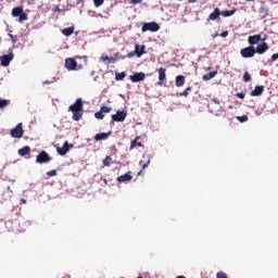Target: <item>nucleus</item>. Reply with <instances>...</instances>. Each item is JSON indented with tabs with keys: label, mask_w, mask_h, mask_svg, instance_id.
<instances>
[{
	"label": "nucleus",
	"mask_w": 278,
	"mask_h": 278,
	"mask_svg": "<svg viewBox=\"0 0 278 278\" xmlns=\"http://www.w3.org/2000/svg\"><path fill=\"white\" fill-rule=\"evenodd\" d=\"M8 105H10V101L0 98V110H3V108H8Z\"/></svg>",
	"instance_id": "7c9ffc66"
},
{
	"label": "nucleus",
	"mask_w": 278,
	"mask_h": 278,
	"mask_svg": "<svg viewBox=\"0 0 278 278\" xmlns=\"http://www.w3.org/2000/svg\"><path fill=\"white\" fill-rule=\"evenodd\" d=\"M49 162H51V156L47 151H41L36 157L37 164H49Z\"/></svg>",
	"instance_id": "423d86ee"
},
{
	"label": "nucleus",
	"mask_w": 278,
	"mask_h": 278,
	"mask_svg": "<svg viewBox=\"0 0 278 278\" xmlns=\"http://www.w3.org/2000/svg\"><path fill=\"white\" fill-rule=\"evenodd\" d=\"M278 60V52L271 55V62H276Z\"/></svg>",
	"instance_id": "37998d69"
},
{
	"label": "nucleus",
	"mask_w": 278,
	"mask_h": 278,
	"mask_svg": "<svg viewBox=\"0 0 278 278\" xmlns=\"http://www.w3.org/2000/svg\"><path fill=\"white\" fill-rule=\"evenodd\" d=\"M74 33H75V27L73 26L62 29L63 36H73Z\"/></svg>",
	"instance_id": "bb28decb"
},
{
	"label": "nucleus",
	"mask_w": 278,
	"mask_h": 278,
	"mask_svg": "<svg viewBox=\"0 0 278 278\" xmlns=\"http://www.w3.org/2000/svg\"><path fill=\"white\" fill-rule=\"evenodd\" d=\"M43 84H51V81H49V80H46Z\"/></svg>",
	"instance_id": "09e8293b"
},
{
	"label": "nucleus",
	"mask_w": 278,
	"mask_h": 278,
	"mask_svg": "<svg viewBox=\"0 0 278 278\" xmlns=\"http://www.w3.org/2000/svg\"><path fill=\"white\" fill-rule=\"evenodd\" d=\"M29 153H31V148H29V146H25L18 150V155H21V157H25V155H29Z\"/></svg>",
	"instance_id": "5701e85b"
},
{
	"label": "nucleus",
	"mask_w": 278,
	"mask_h": 278,
	"mask_svg": "<svg viewBox=\"0 0 278 278\" xmlns=\"http://www.w3.org/2000/svg\"><path fill=\"white\" fill-rule=\"evenodd\" d=\"M146 77H147V74H144L143 72H139L130 75L129 79L130 81H132V84H138V81H144Z\"/></svg>",
	"instance_id": "9d476101"
},
{
	"label": "nucleus",
	"mask_w": 278,
	"mask_h": 278,
	"mask_svg": "<svg viewBox=\"0 0 278 278\" xmlns=\"http://www.w3.org/2000/svg\"><path fill=\"white\" fill-rule=\"evenodd\" d=\"M72 147H73V144H68V141H65L63 147L56 148V151H58L59 155H66L67 151H71Z\"/></svg>",
	"instance_id": "ddd939ff"
},
{
	"label": "nucleus",
	"mask_w": 278,
	"mask_h": 278,
	"mask_svg": "<svg viewBox=\"0 0 278 278\" xmlns=\"http://www.w3.org/2000/svg\"><path fill=\"white\" fill-rule=\"evenodd\" d=\"M157 72H159L157 86H163L164 81H166V68L160 67Z\"/></svg>",
	"instance_id": "f8f14e48"
},
{
	"label": "nucleus",
	"mask_w": 278,
	"mask_h": 278,
	"mask_svg": "<svg viewBox=\"0 0 278 278\" xmlns=\"http://www.w3.org/2000/svg\"><path fill=\"white\" fill-rule=\"evenodd\" d=\"M216 278H229V277L225 274V271H219L216 274Z\"/></svg>",
	"instance_id": "4c0bfd02"
},
{
	"label": "nucleus",
	"mask_w": 278,
	"mask_h": 278,
	"mask_svg": "<svg viewBox=\"0 0 278 278\" xmlns=\"http://www.w3.org/2000/svg\"><path fill=\"white\" fill-rule=\"evenodd\" d=\"M220 17V9L215 8L214 12L208 15L210 21H216Z\"/></svg>",
	"instance_id": "4be33fe9"
},
{
	"label": "nucleus",
	"mask_w": 278,
	"mask_h": 278,
	"mask_svg": "<svg viewBox=\"0 0 278 278\" xmlns=\"http://www.w3.org/2000/svg\"><path fill=\"white\" fill-rule=\"evenodd\" d=\"M14 60V53L10 52L9 54H3L0 56L1 66H10V62Z\"/></svg>",
	"instance_id": "1a4fd4ad"
},
{
	"label": "nucleus",
	"mask_w": 278,
	"mask_h": 278,
	"mask_svg": "<svg viewBox=\"0 0 278 278\" xmlns=\"http://www.w3.org/2000/svg\"><path fill=\"white\" fill-rule=\"evenodd\" d=\"M186 84V76L184 75H178L176 76L175 85L177 88H181Z\"/></svg>",
	"instance_id": "aec40b11"
},
{
	"label": "nucleus",
	"mask_w": 278,
	"mask_h": 278,
	"mask_svg": "<svg viewBox=\"0 0 278 278\" xmlns=\"http://www.w3.org/2000/svg\"><path fill=\"white\" fill-rule=\"evenodd\" d=\"M134 176H131V172H127L126 174L117 177L118 184H126L127 181H131Z\"/></svg>",
	"instance_id": "4468645a"
},
{
	"label": "nucleus",
	"mask_w": 278,
	"mask_h": 278,
	"mask_svg": "<svg viewBox=\"0 0 278 278\" xmlns=\"http://www.w3.org/2000/svg\"><path fill=\"white\" fill-rule=\"evenodd\" d=\"M127 77V73L122 72V73H115V80L116 81H123Z\"/></svg>",
	"instance_id": "c85d7f7f"
},
{
	"label": "nucleus",
	"mask_w": 278,
	"mask_h": 278,
	"mask_svg": "<svg viewBox=\"0 0 278 278\" xmlns=\"http://www.w3.org/2000/svg\"><path fill=\"white\" fill-rule=\"evenodd\" d=\"M260 40H262V35L260 34L248 37V42L250 47H253L254 45H260Z\"/></svg>",
	"instance_id": "2eb2a0df"
},
{
	"label": "nucleus",
	"mask_w": 278,
	"mask_h": 278,
	"mask_svg": "<svg viewBox=\"0 0 278 278\" xmlns=\"http://www.w3.org/2000/svg\"><path fill=\"white\" fill-rule=\"evenodd\" d=\"M105 3V0H93L94 8H101Z\"/></svg>",
	"instance_id": "72a5a7b5"
},
{
	"label": "nucleus",
	"mask_w": 278,
	"mask_h": 278,
	"mask_svg": "<svg viewBox=\"0 0 278 278\" xmlns=\"http://www.w3.org/2000/svg\"><path fill=\"white\" fill-rule=\"evenodd\" d=\"M110 136H112V131L100 132V134H97L94 136V140H97V141H99V140H108V138H110Z\"/></svg>",
	"instance_id": "6ab92c4d"
},
{
	"label": "nucleus",
	"mask_w": 278,
	"mask_h": 278,
	"mask_svg": "<svg viewBox=\"0 0 278 278\" xmlns=\"http://www.w3.org/2000/svg\"><path fill=\"white\" fill-rule=\"evenodd\" d=\"M237 9H232V10H226V11H222L220 15L224 16L225 18L229 17V16H233V14H236Z\"/></svg>",
	"instance_id": "a878e982"
},
{
	"label": "nucleus",
	"mask_w": 278,
	"mask_h": 278,
	"mask_svg": "<svg viewBox=\"0 0 278 278\" xmlns=\"http://www.w3.org/2000/svg\"><path fill=\"white\" fill-rule=\"evenodd\" d=\"M243 81L245 84H249V81H251V74H249V72H244V74H243Z\"/></svg>",
	"instance_id": "473e14b6"
},
{
	"label": "nucleus",
	"mask_w": 278,
	"mask_h": 278,
	"mask_svg": "<svg viewBox=\"0 0 278 278\" xmlns=\"http://www.w3.org/2000/svg\"><path fill=\"white\" fill-rule=\"evenodd\" d=\"M216 75H218V72L217 71H214V72H211L208 74H205L202 79L204 81H210V79H214V77H216Z\"/></svg>",
	"instance_id": "393cba45"
},
{
	"label": "nucleus",
	"mask_w": 278,
	"mask_h": 278,
	"mask_svg": "<svg viewBox=\"0 0 278 278\" xmlns=\"http://www.w3.org/2000/svg\"><path fill=\"white\" fill-rule=\"evenodd\" d=\"M10 134L12 138H23V134H25V130H23V123H18L13 129H11Z\"/></svg>",
	"instance_id": "0eeeda50"
},
{
	"label": "nucleus",
	"mask_w": 278,
	"mask_h": 278,
	"mask_svg": "<svg viewBox=\"0 0 278 278\" xmlns=\"http://www.w3.org/2000/svg\"><path fill=\"white\" fill-rule=\"evenodd\" d=\"M56 278H71V276L61 274V275H59Z\"/></svg>",
	"instance_id": "c03bdc74"
},
{
	"label": "nucleus",
	"mask_w": 278,
	"mask_h": 278,
	"mask_svg": "<svg viewBox=\"0 0 278 278\" xmlns=\"http://www.w3.org/2000/svg\"><path fill=\"white\" fill-rule=\"evenodd\" d=\"M48 177H55L58 175V170L51 169L50 172H47Z\"/></svg>",
	"instance_id": "e433bc0d"
},
{
	"label": "nucleus",
	"mask_w": 278,
	"mask_h": 278,
	"mask_svg": "<svg viewBox=\"0 0 278 278\" xmlns=\"http://www.w3.org/2000/svg\"><path fill=\"white\" fill-rule=\"evenodd\" d=\"M140 140V136H137L131 142H130V151H134V149H136V147H144V144H142V142L138 141Z\"/></svg>",
	"instance_id": "412c9836"
},
{
	"label": "nucleus",
	"mask_w": 278,
	"mask_h": 278,
	"mask_svg": "<svg viewBox=\"0 0 278 278\" xmlns=\"http://www.w3.org/2000/svg\"><path fill=\"white\" fill-rule=\"evenodd\" d=\"M65 68H67V71H81L84 66L77 65V61H75V59L68 58L65 60Z\"/></svg>",
	"instance_id": "f03ea898"
},
{
	"label": "nucleus",
	"mask_w": 278,
	"mask_h": 278,
	"mask_svg": "<svg viewBox=\"0 0 278 278\" xmlns=\"http://www.w3.org/2000/svg\"><path fill=\"white\" fill-rule=\"evenodd\" d=\"M235 97H238V99H244V93L243 92H238L235 94Z\"/></svg>",
	"instance_id": "a19ab883"
},
{
	"label": "nucleus",
	"mask_w": 278,
	"mask_h": 278,
	"mask_svg": "<svg viewBox=\"0 0 278 278\" xmlns=\"http://www.w3.org/2000/svg\"><path fill=\"white\" fill-rule=\"evenodd\" d=\"M141 31L142 33H146V31H152V33L160 31V24H157L156 22L143 23Z\"/></svg>",
	"instance_id": "7ed1b4c3"
},
{
	"label": "nucleus",
	"mask_w": 278,
	"mask_h": 278,
	"mask_svg": "<svg viewBox=\"0 0 278 278\" xmlns=\"http://www.w3.org/2000/svg\"><path fill=\"white\" fill-rule=\"evenodd\" d=\"M22 203H27V201L26 200H22Z\"/></svg>",
	"instance_id": "8fccbe9b"
},
{
	"label": "nucleus",
	"mask_w": 278,
	"mask_h": 278,
	"mask_svg": "<svg viewBox=\"0 0 278 278\" xmlns=\"http://www.w3.org/2000/svg\"><path fill=\"white\" fill-rule=\"evenodd\" d=\"M23 21H27V13L22 11L20 14V23H23Z\"/></svg>",
	"instance_id": "c9c22d12"
},
{
	"label": "nucleus",
	"mask_w": 278,
	"mask_h": 278,
	"mask_svg": "<svg viewBox=\"0 0 278 278\" xmlns=\"http://www.w3.org/2000/svg\"><path fill=\"white\" fill-rule=\"evenodd\" d=\"M211 101H213V103H215L216 105H220V99L216 98V97H213L211 99Z\"/></svg>",
	"instance_id": "58836bf2"
},
{
	"label": "nucleus",
	"mask_w": 278,
	"mask_h": 278,
	"mask_svg": "<svg viewBox=\"0 0 278 278\" xmlns=\"http://www.w3.org/2000/svg\"><path fill=\"white\" fill-rule=\"evenodd\" d=\"M190 92H192V87H187V88L185 89V91H182V92L179 93V97H185V98H187L188 94H190Z\"/></svg>",
	"instance_id": "c756f323"
},
{
	"label": "nucleus",
	"mask_w": 278,
	"mask_h": 278,
	"mask_svg": "<svg viewBox=\"0 0 278 278\" xmlns=\"http://www.w3.org/2000/svg\"><path fill=\"white\" fill-rule=\"evenodd\" d=\"M9 37L11 38V40H12L13 42H16V37H14V35L9 34Z\"/></svg>",
	"instance_id": "a18cd8bd"
},
{
	"label": "nucleus",
	"mask_w": 278,
	"mask_h": 278,
	"mask_svg": "<svg viewBox=\"0 0 278 278\" xmlns=\"http://www.w3.org/2000/svg\"><path fill=\"white\" fill-rule=\"evenodd\" d=\"M100 60L104 62V64H115L116 59L114 56H108L106 54H102Z\"/></svg>",
	"instance_id": "a211bd4d"
},
{
	"label": "nucleus",
	"mask_w": 278,
	"mask_h": 278,
	"mask_svg": "<svg viewBox=\"0 0 278 278\" xmlns=\"http://www.w3.org/2000/svg\"><path fill=\"white\" fill-rule=\"evenodd\" d=\"M139 164L142 168H148L149 164H151V156L143 155V160H141Z\"/></svg>",
	"instance_id": "b1692460"
},
{
	"label": "nucleus",
	"mask_w": 278,
	"mask_h": 278,
	"mask_svg": "<svg viewBox=\"0 0 278 278\" xmlns=\"http://www.w3.org/2000/svg\"><path fill=\"white\" fill-rule=\"evenodd\" d=\"M130 3H132V5H138V3H142V0H130Z\"/></svg>",
	"instance_id": "79ce46f5"
},
{
	"label": "nucleus",
	"mask_w": 278,
	"mask_h": 278,
	"mask_svg": "<svg viewBox=\"0 0 278 278\" xmlns=\"http://www.w3.org/2000/svg\"><path fill=\"white\" fill-rule=\"evenodd\" d=\"M70 112H73V121H81V116H84V102L81 98L77 99L76 102L70 106Z\"/></svg>",
	"instance_id": "f257e3e1"
},
{
	"label": "nucleus",
	"mask_w": 278,
	"mask_h": 278,
	"mask_svg": "<svg viewBox=\"0 0 278 278\" xmlns=\"http://www.w3.org/2000/svg\"><path fill=\"white\" fill-rule=\"evenodd\" d=\"M110 112H112V108L103 105L100 108V111L94 113V117L98 121H103V118H105L104 114H110Z\"/></svg>",
	"instance_id": "6e6552de"
},
{
	"label": "nucleus",
	"mask_w": 278,
	"mask_h": 278,
	"mask_svg": "<svg viewBox=\"0 0 278 278\" xmlns=\"http://www.w3.org/2000/svg\"><path fill=\"white\" fill-rule=\"evenodd\" d=\"M264 94V86H256L254 90L250 92V97H262Z\"/></svg>",
	"instance_id": "f3484780"
},
{
	"label": "nucleus",
	"mask_w": 278,
	"mask_h": 278,
	"mask_svg": "<svg viewBox=\"0 0 278 278\" xmlns=\"http://www.w3.org/2000/svg\"><path fill=\"white\" fill-rule=\"evenodd\" d=\"M245 1H255V0H245Z\"/></svg>",
	"instance_id": "603ef678"
},
{
	"label": "nucleus",
	"mask_w": 278,
	"mask_h": 278,
	"mask_svg": "<svg viewBox=\"0 0 278 278\" xmlns=\"http://www.w3.org/2000/svg\"><path fill=\"white\" fill-rule=\"evenodd\" d=\"M199 0H189V3H197Z\"/></svg>",
	"instance_id": "de8ad7c7"
},
{
	"label": "nucleus",
	"mask_w": 278,
	"mask_h": 278,
	"mask_svg": "<svg viewBox=\"0 0 278 278\" xmlns=\"http://www.w3.org/2000/svg\"><path fill=\"white\" fill-rule=\"evenodd\" d=\"M222 38H227L229 36V31L225 30L219 35Z\"/></svg>",
	"instance_id": "ea45409f"
},
{
	"label": "nucleus",
	"mask_w": 278,
	"mask_h": 278,
	"mask_svg": "<svg viewBox=\"0 0 278 278\" xmlns=\"http://www.w3.org/2000/svg\"><path fill=\"white\" fill-rule=\"evenodd\" d=\"M20 14H23V8L16 7L12 10V16L16 17L20 16Z\"/></svg>",
	"instance_id": "cd10ccee"
},
{
	"label": "nucleus",
	"mask_w": 278,
	"mask_h": 278,
	"mask_svg": "<svg viewBox=\"0 0 278 278\" xmlns=\"http://www.w3.org/2000/svg\"><path fill=\"white\" fill-rule=\"evenodd\" d=\"M177 278H186L185 276H178Z\"/></svg>",
	"instance_id": "3c124183"
},
{
	"label": "nucleus",
	"mask_w": 278,
	"mask_h": 278,
	"mask_svg": "<svg viewBox=\"0 0 278 278\" xmlns=\"http://www.w3.org/2000/svg\"><path fill=\"white\" fill-rule=\"evenodd\" d=\"M268 49H270L268 43L263 42V43L258 45L256 48H254V51H255V53H258V55H264V53H266V51H268Z\"/></svg>",
	"instance_id": "9b49d317"
},
{
	"label": "nucleus",
	"mask_w": 278,
	"mask_h": 278,
	"mask_svg": "<svg viewBox=\"0 0 278 278\" xmlns=\"http://www.w3.org/2000/svg\"><path fill=\"white\" fill-rule=\"evenodd\" d=\"M125 118H127L126 111H117L116 114L111 115L112 123H125Z\"/></svg>",
	"instance_id": "20e7f679"
},
{
	"label": "nucleus",
	"mask_w": 278,
	"mask_h": 278,
	"mask_svg": "<svg viewBox=\"0 0 278 278\" xmlns=\"http://www.w3.org/2000/svg\"><path fill=\"white\" fill-rule=\"evenodd\" d=\"M103 166H110L112 164V156L109 155L106 156L103 162H102Z\"/></svg>",
	"instance_id": "2f4dec72"
},
{
	"label": "nucleus",
	"mask_w": 278,
	"mask_h": 278,
	"mask_svg": "<svg viewBox=\"0 0 278 278\" xmlns=\"http://www.w3.org/2000/svg\"><path fill=\"white\" fill-rule=\"evenodd\" d=\"M237 121H239L240 123H247V121H249V116H237Z\"/></svg>",
	"instance_id": "f704fd0d"
},
{
	"label": "nucleus",
	"mask_w": 278,
	"mask_h": 278,
	"mask_svg": "<svg viewBox=\"0 0 278 278\" xmlns=\"http://www.w3.org/2000/svg\"><path fill=\"white\" fill-rule=\"evenodd\" d=\"M144 49H146L144 45H142V46H140L138 43L135 45V53H136L137 58H142V55H144V53H147V51Z\"/></svg>",
	"instance_id": "dca6fc26"
},
{
	"label": "nucleus",
	"mask_w": 278,
	"mask_h": 278,
	"mask_svg": "<svg viewBox=\"0 0 278 278\" xmlns=\"http://www.w3.org/2000/svg\"><path fill=\"white\" fill-rule=\"evenodd\" d=\"M241 58H255V47L250 46L240 50Z\"/></svg>",
	"instance_id": "39448f33"
},
{
	"label": "nucleus",
	"mask_w": 278,
	"mask_h": 278,
	"mask_svg": "<svg viewBox=\"0 0 278 278\" xmlns=\"http://www.w3.org/2000/svg\"><path fill=\"white\" fill-rule=\"evenodd\" d=\"M134 55H136V51L129 52V53L127 54V58H134Z\"/></svg>",
	"instance_id": "49530a36"
}]
</instances>
